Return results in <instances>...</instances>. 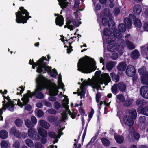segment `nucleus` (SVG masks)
<instances>
[{
    "label": "nucleus",
    "mask_w": 148,
    "mask_h": 148,
    "mask_svg": "<svg viewBox=\"0 0 148 148\" xmlns=\"http://www.w3.org/2000/svg\"><path fill=\"white\" fill-rule=\"evenodd\" d=\"M25 125L28 128H32L33 125L31 124L30 120L28 119H26L25 121Z\"/></svg>",
    "instance_id": "a19ab883"
},
{
    "label": "nucleus",
    "mask_w": 148,
    "mask_h": 148,
    "mask_svg": "<svg viewBox=\"0 0 148 148\" xmlns=\"http://www.w3.org/2000/svg\"><path fill=\"white\" fill-rule=\"evenodd\" d=\"M128 48L130 49H132L135 48V47L134 45L129 41H127L126 42Z\"/></svg>",
    "instance_id": "a18cd8bd"
},
{
    "label": "nucleus",
    "mask_w": 148,
    "mask_h": 148,
    "mask_svg": "<svg viewBox=\"0 0 148 148\" xmlns=\"http://www.w3.org/2000/svg\"><path fill=\"white\" fill-rule=\"evenodd\" d=\"M132 101V99H129L125 101H124L123 102V104L125 106L128 107L130 106Z\"/></svg>",
    "instance_id": "c03bdc74"
},
{
    "label": "nucleus",
    "mask_w": 148,
    "mask_h": 148,
    "mask_svg": "<svg viewBox=\"0 0 148 148\" xmlns=\"http://www.w3.org/2000/svg\"><path fill=\"white\" fill-rule=\"evenodd\" d=\"M113 66V62L112 61H110L107 63L106 66L107 69L108 71H110L112 70Z\"/></svg>",
    "instance_id": "58836bf2"
},
{
    "label": "nucleus",
    "mask_w": 148,
    "mask_h": 148,
    "mask_svg": "<svg viewBox=\"0 0 148 148\" xmlns=\"http://www.w3.org/2000/svg\"><path fill=\"white\" fill-rule=\"evenodd\" d=\"M117 101L118 100L119 101L123 102L124 99V96L122 95H119L117 97Z\"/></svg>",
    "instance_id": "603ef678"
},
{
    "label": "nucleus",
    "mask_w": 148,
    "mask_h": 148,
    "mask_svg": "<svg viewBox=\"0 0 148 148\" xmlns=\"http://www.w3.org/2000/svg\"><path fill=\"white\" fill-rule=\"evenodd\" d=\"M19 10L20 11H18L15 13L16 22L18 23H26L27 20L31 16H29V13L23 7H20Z\"/></svg>",
    "instance_id": "0eeeda50"
},
{
    "label": "nucleus",
    "mask_w": 148,
    "mask_h": 148,
    "mask_svg": "<svg viewBox=\"0 0 148 148\" xmlns=\"http://www.w3.org/2000/svg\"><path fill=\"white\" fill-rule=\"evenodd\" d=\"M115 38L112 36H110L106 38V41L107 43L109 44H112L115 41Z\"/></svg>",
    "instance_id": "2f4dec72"
},
{
    "label": "nucleus",
    "mask_w": 148,
    "mask_h": 148,
    "mask_svg": "<svg viewBox=\"0 0 148 148\" xmlns=\"http://www.w3.org/2000/svg\"><path fill=\"white\" fill-rule=\"evenodd\" d=\"M110 75L112 78L113 80L116 82L119 80V77L118 75H116L114 73H110Z\"/></svg>",
    "instance_id": "4c0bfd02"
},
{
    "label": "nucleus",
    "mask_w": 148,
    "mask_h": 148,
    "mask_svg": "<svg viewBox=\"0 0 148 148\" xmlns=\"http://www.w3.org/2000/svg\"><path fill=\"white\" fill-rule=\"evenodd\" d=\"M1 148H7L8 144L5 141L3 140L1 143Z\"/></svg>",
    "instance_id": "864d4df0"
},
{
    "label": "nucleus",
    "mask_w": 148,
    "mask_h": 148,
    "mask_svg": "<svg viewBox=\"0 0 148 148\" xmlns=\"http://www.w3.org/2000/svg\"><path fill=\"white\" fill-rule=\"evenodd\" d=\"M134 24L135 26L138 28L140 27L142 25L140 21L138 19L135 20Z\"/></svg>",
    "instance_id": "79ce46f5"
},
{
    "label": "nucleus",
    "mask_w": 148,
    "mask_h": 148,
    "mask_svg": "<svg viewBox=\"0 0 148 148\" xmlns=\"http://www.w3.org/2000/svg\"><path fill=\"white\" fill-rule=\"evenodd\" d=\"M35 133H36V131L34 128H30L28 130V135L29 137L32 138Z\"/></svg>",
    "instance_id": "473e14b6"
},
{
    "label": "nucleus",
    "mask_w": 148,
    "mask_h": 148,
    "mask_svg": "<svg viewBox=\"0 0 148 148\" xmlns=\"http://www.w3.org/2000/svg\"><path fill=\"white\" fill-rule=\"evenodd\" d=\"M38 132L39 134L41 136L44 137L41 139V141L43 144L46 143V140L44 137H46L47 136V132L46 131L41 127L37 128Z\"/></svg>",
    "instance_id": "2eb2a0df"
},
{
    "label": "nucleus",
    "mask_w": 148,
    "mask_h": 148,
    "mask_svg": "<svg viewBox=\"0 0 148 148\" xmlns=\"http://www.w3.org/2000/svg\"><path fill=\"white\" fill-rule=\"evenodd\" d=\"M119 29L120 32H124L126 30V27L123 24L121 23L119 25Z\"/></svg>",
    "instance_id": "37998d69"
},
{
    "label": "nucleus",
    "mask_w": 148,
    "mask_h": 148,
    "mask_svg": "<svg viewBox=\"0 0 148 148\" xmlns=\"http://www.w3.org/2000/svg\"><path fill=\"white\" fill-rule=\"evenodd\" d=\"M38 126L40 125L43 127L48 129L50 127V124L48 123L44 120H40L38 121Z\"/></svg>",
    "instance_id": "4be33fe9"
},
{
    "label": "nucleus",
    "mask_w": 148,
    "mask_h": 148,
    "mask_svg": "<svg viewBox=\"0 0 148 148\" xmlns=\"http://www.w3.org/2000/svg\"><path fill=\"white\" fill-rule=\"evenodd\" d=\"M74 14L75 17L73 18L72 22V19L70 16L66 17V25L64 26L65 28L67 27L70 30H72L73 29L74 27L72 24L75 26H78L81 24V22L79 21V20H80V19L78 17L77 14L76 13H75Z\"/></svg>",
    "instance_id": "1a4fd4ad"
},
{
    "label": "nucleus",
    "mask_w": 148,
    "mask_h": 148,
    "mask_svg": "<svg viewBox=\"0 0 148 148\" xmlns=\"http://www.w3.org/2000/svg\"><path fill=\"white\" fill-rule=\"evenodd\" d=\"M140 55L139 53L136 50L133 51L131 53L132 58L134 59H136L138 58Z\"/></svg>",
    "instance_id": "c85d7f7f"
},
{
    "label": "nucleus",
    "mask_w": 148,
    "mask_h": 148,
    "mask_svg": "<svg viewBox=\"0 0 148 148\" xmlns=\"http://www.w3.org/2000/svg\"><path fill=\"white\" fill-rule=\"evenodd\" d=\"M24 89L23 87H20L17 89V94L18 95L21 94L23 91L24 90Z\"/></svg>",
    "instance_id": "5fc2aeb1"
},
{
    "label": "nucleus",
    "mask_w": 148,
    "mask_h": 148,
    "mask_svg": "<svg viewBox=\"0 0 148 148\" xmlns=\"http://www.w3.org/2000/svg\"><path fill=\"white\" fill-rule=\"evenodd\" d=\"M118 87L121 91L123 92L125 91L126 86L123 83L121 82L119 83Z\"/></svg>",
    "instance_id": "7c9ffc66"
},
{
    "label": "nucleus",
    "mask_w": 148,
    "mask_h": 148,
    "mask_svg": "<svg viewBox=\"0 0 148 148\" xmlns=\"http://www.w3.org/2000/svg\"><path fill=\"white\" fill-rule=\"evenodd\" d=\"M47 112L49 113L53 114H55L56 113V110L53 108L48 109L47 110Z\"/></svg>",
    "instance_id": "13d9d810"
},
{
    "label": "nucleus",
    "mask_w": 148,
    "mask_h": 148,
    "mask_svg": "<svg viewBox=\"0 0 148 148\" xmlns=\"http://www.w3.org/2000/svg\"><path fill=\"white\" fill-rule=\"evenodd\" d=\"M140 92L141 96L143 97L148 99V87L147 86H142L140 89Z\"/></svg>",
    "instance_id": "a211bd4d"
},
{
    "label": "nucleus",
    "mask_w": 148,
    "mask_h": 148,
    "mask_svg": "<svg viewBox=\"0 0 148 148\" xmlns=\"http://www.w3.org/2000/svg\"><path fill=\"white\" fill-rule=\"evenodd\" d=\"M8 133L5 130H2L0 131V137L1 138L5 139L8 137Z\"/></svg>",
    "instance_id": "cd10ccee"
},
{
    "label": "nucleus",
    "mask_w": 148,
    "mask_h": 148,
    "mask_svg": "<svg viewBox=\"0 0 148 148\" xmlns=\"http://www.w3.org/2000/svg\"><path fill=\"white\" fill-rule=\"evenodd\" d=\"M102 143L105 146H108L110 144L109 141L107 139L105 138H102L101 140Z\"/></svg>",
    "instance_id": "49530a36"
},
{
    "label": "nucleus",
    "mask_w": 148,
    "mask_h": 148,
    "mask_svg": "<svg viewBox=\"0 0 148 148\" xmlns=\"http://www.w3.org/2000/svg\"><path fill=\"white\" fill-rule=\"evenodd\" d=\"M27 94H24L23 97L21 99V100L23 102V106H25V110L30 111L32 109L31 106L27 104L29 99V97L27 95Z\"/></svg>",
    "instance_id": "f8f14e48"
},
{
    "label": "nucleus",
    "mask_w": 148,
    "mask_h": 148,
    "mask_svg": "<svg viewBox=\"0 0 148 148\" xmlns=\"http://www.w3.org/2000/svg\"><path fill=\"white\" fill-rule=\"evenodd\" d=\"M59 4L62 8H66L69 4V3L67 2L66 0H58Z\"/></svg>",
    "instance_id": "393cba45"
},
{
    "label": "nucleus",
    "mask_w": 148,
    "mask_h": 148,
    "mask_svg": "<svg viewBox=\"0 0 148 148\" xmlns=\"http://www.w3.org/2000/svg\"><path fill=\"white\" fill-rule=\"evenodd\" d=\"M102 23L103 26H106L108 24L107 20L105 18H103L102 19Z\"/></svg>",
    "instance_id": "69168bd1"
},
{
    "label": "nucleus",
    "mask_w": 148,
    "mask_h": 148,
    "mask_svg": "<svg viewBox=\"0 0 148 148\" xmlns=\"http://www.w3.org/2000/svg\"><path fill=\"white\" fill-rule=\"evenodd\" d=\"M49 86L48 89L49 90V94L50 95V96L49 97V99L51 101H54L56 100V98L53 95H56L57 94L58 92V87L56 84L51 83L50 81Z\"/></svg>",
    "instance_id": "9d476101"
},
{
    "label": "nucleus",
    "mask_w": 148,
    "mask_h": 148,
    "mask_svg": "<svg viewBox=\"0 0 148 148\" xmlns=\"http://www.w3.org/2000/svg\"><path fill=\"white\" fill-rule=\"evenodd\" d=\"M114 137L116 141L119 143H121L124 140V138L123 137L118 135L116 133L114 134Z\"/></svg>",
    "instance_id": "bb28decb"
},
{
    "label": "nucleus",
    "mask_w": 148,
    "mask_h": 148,
    "mask_svg": "<svg viewBox=\"0 0 148 148\" xmlns=\"http://www.w3.org/2000/svg\"><path fill=\"white\" fill-rule=\"evenodd\" d=\"M26 143L27 146L30 147H32L34 146V143L30 139H27L26 140Z\"/></svg>",
    "instance_id": "de8ad7c7"
},
{
    "label": "nucleus",
    "mask_w": 148,
    "mask_h": 148,
    "mask_svg": "<svg viewBox=\"0 0 148 148\" xmlns=\"http://www.w3.org/2000/svg\"><path fill=\"white\" fill-rule=\"evenodd\" d=\"M44 60H47L46 57H43L36 63H33V60H30L29 64L32 65V68L33 69L38 66L36 70L37 72L41 73L42 72L43 73H45L47 72L51 77L56 78V76L58 75L57 71L55 69L51 70V68L46 65Z\"/></svg>",
    "instance_id": "7ed1b4c3"
},
{
    "label": "nucleus",
    "mask_w": 148,
    "mask_h": 148,
    "mask_svg": "<svg viewBox=\"0 0 148 148\" xmlns=\"http://www.w3.org/2000/svg\"><path fill=\"white\" fill-rule=\"evenodd\" d=\"M35 81L36 86L34 91L31 92L30 90H28L27 93L25 94H27V95L30 98L34 96L37 99H43L44 95L41 91L45 88L48 89L50 81L40 75H38Z\"/></svg>",
    "instance_id": "f03ea898"
},
{
    "label": "nucleus",
    "mask_w": 148,
    "mask_h": 148,
    "mask_svg": "<svg viewBox=\"0 0 148 148\" xmlns=\"http://www.w3.org/2000/svg\"><path fill=\"white\" fill-rule=\"evenodd\" d=\"M146 120L145 117L144 116H142L139 118V123L138 126L140 129H143L145 126V122Z\"/></svg>",
    "instance_id": "aec40b11"
},
{
    "label": "nucleus",
    "mask_w": 148,
    "mask_h": 148,
    "mask_svg": "<svg viewBox=\"0 0 148 148\" xmlns=\"http://www.w3.org/2000/svg\"><path fill=\"white\" fill-rule=\"evenodd\" d=\"M138 113L148 116V105L144 108H139L138 110Z\"/></svg>",
    "instance_id": "412c9836"
},
{
    "label": "nucleus",
    "mask_w": 148,
    "mask_h": 148,
    "mask_svg": "<svg viewBox=\"0 0 148 148\" xmlns=\"http://www.w3.org/2000/svg\"><path fill=\"white\" fill-rule=\"evenodd\" d=\"M125 46L124 40L120 39L118 43H113L108 44L107 46L108 50L112 52L118 51L119 55H121L123 53V48Z\"/></svg>",
    "instance_id": "6e6552de"
},
{
    "label": "nucleus",
    "mask_w": 148,
    "mask_h": 148,
    "mask_svg": "<svg viewBox=\"0 0 148 148\" xmlns=\"http://www.w3.org/2000/svg\"><path fill=\"white\" fill-rule=\"evenodd\" d=\"M55 16H58L56 19V23L57 25L61 27L64 24V20L62 16L59 14H55Z\"/></svg>",
    "instance_id": "6ab92c4d"
},
{
    "label": "nucleus",
    "mask_w": 148,
    "mask_h": 148,
    "mask_svg": "<svg viewBox=\"0 0 148 148\" xmlns=\"http://www.w3.org/2000/svg\"><path fill=\"white\" fill-rule=\"evenodd\" d=\"M101 15L102 16H106L107 17H108L110 16V11L108 9H105L104 11V13L103 15H102V13Z\"/></svg>",
    "instance_id": "4d7b16f0"
},
{
    "label": "nucleus",
    "mask_w": 148,
    "mask_h": 148,
    "mask_svg": "<svg viewBox=\"0 0 148 148\" xmlns=\"http://www.w3.org/2000/svg\"><path fill=\"white\" fill-rule=\"evenodd\" d=\"M113 33L114 37L118 38H120L122 36L121 34L118 32L116 29L114 30Z\"/></svg>",
    "instance_id": "ea45409f"
},
{
    "label": "nucleus",
    "mask_w": 148,
    "mask_h": 148,
    "mask_svg": "<svg viewBox=\"0 0 148 148\" xmlns=\"http://www.w3.org/2000/svg\"><path fill=\"white\" fill-rule=\"evenodd\" d=\"M108 25L110 29H113L115 28L114 22L112 19H110L109 20Z\"/></svg>",
    "instance_id": "f704fd0d"
},
{
    "label": "nucleus",
    "mask_w": 148,
    "mask_h": 148,
    "mask_svg": "<svg viewBox=\"0 0 148 148\" xmlns=\"http://www.w3.org/2000/svg\"><path fill=\"white\" fill-rule=\"evenodd\" d=\"M111 34V32L108 29L105 28L103 31V35L102 38L103 40L105 39V36H110V35Z\"/></svg>",
    "instance_id": "72a5a7b5"
},
{
    "label": "nucleus",
    "mask_w": 148,
    "mask_h": 148,
    "mask_svg": "<svg viewBox=\"0 0 148 148\" xmlns=\"http://www.w3.org/2000/svg\"><path fill=\"white\" fill-rule=\"evenodd\" d=\"M64 127L59 130L58 131V135H56L55 133L53 132H50L49 133V136L52 138H56V140L53 141V143L55 144L56 143L58 142V139L57 138H60L61 135L63 134L62 131L64 128Z\"/></svg>",
    "instance_id": "ddd939ff"
},
{
    "label": "nucleus",
    "mask_w": 148,
    "mask_h": 148,
    "mask_svg": "<svg viewBox=\"0 0 148 148\" xmlns=\"http://www.w3.org/2000/svg\"><path fill=\"white\" fill-rule=\"evenodd\" d=\"M10 133L13 135H14L17 137H20V133L17 130L15 127H12L10 131Z\"/></svg>",
    "instance_id": "5701e85b"
},
{
    "label": "nucleus",
    "mask_w": 148,
    "mask_h": 148,
    "mask_svg": "<svg viewBox=\"0 0 148 148\" xmlns=\"http://www.w3.org/2000/svg\"><path fill=\"white\" fill-rule=\"evenodd\" d=\"M125 23L127 27L130 28H131L132 23L130 20L128 18H125L124 20Z\"/></svg>",
    "instance_id": "e433bc0d"
},
{
    "label": "nucleus",
    "mask_w": 148,
    "mask_h": 148,
    "mask_svg": "<svg viewBox=\"0 0 148 148\" xmlns=\"http://www.w3.org/2000/svg\"><path fill=\"white\" fill-rule=\"evenodd\" d=\"M133 12L136 14H139L142 11L141 7L139 5H136L133 8Z\"/></svg>",
    "instance_id": "a878e982"
},
{
    "label": "nucleus",
    "mask_w": 148,
    "mask_h": 148,
    "mask_svg": "<svg viewBox=\"0 0 148 148\" xmlns=\"http://www.w3.org/2000/svg\"><path fill=\"white\" fill-rule=\"evenodd\" d=\"M93 2V4L95 6L94 10L95 11H97L99 10H100L101 8V5L100 4H97L96 5L95 4V2L94 1Z\"/></svg>",
    "instance_id": "6e6d98bb"
},
{
    "label": "nucleus",
    "mask_w": 148,
    "mask_h": 148,
    "mask_svg": "<svg viewBox=\"0 0 148 148\" xmlns=\"http://www.w3.org/2000/svg\"><path fill=\"white\" fill-rule=\"evenodd\" d=\"M55 117L54 116H50L48 117L47 120L49 122H53L55 120Z\"/></svg>",
    "instance_id": "bf43d9fd"
},
{
    "label": "nucleus",
    "mask_w": 148,
    "mask_h": 148,
    "mask_svg": "<svg viewBox=\"0 0 148 148\" xmlns=\"http://www.w3.org/2000/svg\"><path fill=\"white\" fill-rule=\"evenodd\" d=\"M129 115L130 117L133 119H135L137 117V114L136 111L134 109H132L129 110L128 111Z\"/></svg>",
    "instance_id": "b1692460"
},
{
    "label": "nucleus",
    "mask_w": 148,
    "mask_h": 148,
    "mask_svg": "<svg viewBox=\"0 0 148 148\" xmlns=\"http://www.w3.org/2000/svg\"><path fill=\"white\" fill-rule=\"evenodd\" d=\"M101 78L93 79L92 80L88 79V80H84L83 82L81 85L80 91L79 92L78 95L80 96V98L82 99V97L85 94V86L90 85L93 88H96L98 90L100 87V84H102L104 83L105 85H107L108 83L111 80L109 75L107 73H104L102 75Z\"/></svg>",
    "instance_id": "f257e3e1"
},
{
    "label": "nucleus",
    "mask_w": 148,
    "mask_h": 148,
    "mask_svg": "<svg viewBox=\"0 0 148 148\" xmlns=\"http://www.w3.org/2000/svg\"><path fill=\"white\" fill-rule=\"evenodd\" d=\"M78 70L84 73H90L96 69V63L91 58H83L79 60L77 65Z\"/></svg>",
    "instance_id": "20e7f679"
},
{
    "label": "nucleus",
    "mask_w": 148,
    "mask_h": 148,
    "mask_svg": "<svg viewBox=\"0 0 148 148\" xmlns=\"http://www.w3.org/2000/svg\"><path fill=\"white\" fill-rule=\"evenodd\" d=\"M145 31H148V22L145 23L143 25Z\"/></svg>",
    "instance_id": "774afa93"
},
{
    "label": "nucleus",
    "mask_w": 148,
    "mask_h": 148,
    "mask_svg": "<svg viewBox=\"0 0 148 148\" xmlns=\"http://www.w3.org/2000/svg\"><path fill=\"white\" fill-rule=\"evenodd\" d=\"M42 145L41 144L39 143L36 142L35 145V148H42Z\"/></svg>",
    "instance_id": "0e129e2a"
},
{
    "label": "nucleus",
    "mask_w": 148,
    "mask_h": 148,
    "mask_svg": "<svg viewBox=\"0 0 148 148\" xmlns=\"http://www.w3.org/2000/svg\"><path fill=\"white\" fill-rule=\"evenodd\" d=\"M61 107L60 104L58 101H56L54 103V107L56 109H59Z\"/></svg>",
    "instance_id": "680f3d73"
},
{
    "label": "nucleus",
    "mask_w": 148,
    "mask_h": 148,
    "mask_svg": "<svg viewBox=\"0 0 148 148\" xmlns=\"http://www.w3.org/2000/svg\"><path fill=\"white\" fill-rule=\"evenodd\" d=\"M62 97H64L62 104L63 107L65 108V111H64L63 113L61 114L62 118L61 121H64V120H66L67 118V115L69 114L71 117L73 119L75 118L76 114L74 112L72 113L69 109V106L68 105L69 103V100L67 97L66 95H62V92H60V94L59 95V97L60 98Z\"/></svg>",
    "instance_id": "423d86ee"
},
{
    "label": "nucleus",
    "mask_w": 148,
    "mask_h": 148,
    "mask_svg": "<svg viewBox=\"0 0 148 148\" xmlns=\"http://www.w3.org/2000/svg\"><path fill=\"white\" fill-rule=\"evenodd\" d=\"M37 114L38 116L40 117L44 115L43 112L41 110H38L37 112Z\"/></svg>",
    "instance_id": "052dcab7"
},
{
    "label": "nucleus",
    "mask_w": 148,
    "mask_h": 148,
    "mask_svg": "<svg viewBox=\"0 0 148 148\" xmlns=\"http://www.w3.org/2000/svg\"><path fill=\"white\" fill-rule=\"evenodd\" d=\"M15 123L16 125L18 127H20L22 125L23 123L22 121L19 119H18L16 120Z\"/></svg>",
    "instance_id": "3c124183"
},
{
    "label": "nucleus",
    "mask_w": 148,
    "mask_h": 148,
    "mask_svg": "<svg viewBox=\"0 0 148 148\" xmlns=\"http://www.w3.org/2000/svg\"><path fill=\"white\" fill-rule=\"evenodd\" d=\"M31 120L33 124L35 125L37 123L36 118L34 116H32L31 117Z\"/></svg>",
    "instance_id": "e2e57ef3"
},
{
    "label": "nucleus",
    "mask_w": 148,
    "mask_h": 148,
    "mask_svg": "<svg viewBox=\"0 0 148 148\" xmlns=\"http://www.w3.org/2000/svg\"><path fill=\"white\" fill-rule=\"evenodd\" d=\"M138 71L139 73L142 75V82L148 85V72H146V68L144 67H142L138 69Z\"/></svg>",
    "instance_id": "9b49d317"
},
{
    "label": "nucleus",
    "mask_w": 148,
    "mask_h": 148,
    "mask_svg": "<svg viewBox=\"0 0 148 148\" xmlns=\"http://www.w3.org/2000/svg\"><path fill=\"white\" fill-rule=\"evenodd\" d=\"M61 79V76L60 75H59L58 77V85L59 87L63 90L64 86L62 82Z\"/></svg>",
    "instance_id": "c9c22d12"
},
{
    "label": "nucleus",
    "mask_w": 148,
    "mask_h": 148,
    "mask_svg": "<svg viewBox=\"0 0 148 148\" xmlns=\"http://www.w3.org/2000/svg\"><path fill=\"white\" fill-rule=\"evenodd\" d=\"M3 96L4 100L2 102L3 107L0 109V120H3V117L2 115L3 112L5 111L6 108L10 111H13L15 105H18L21 107L23 106V102H21L20 100L14 99L13 101H12L8 96Z\"/></svg>",
    "instance_id": "39448f33"
},
{
    "label": "nucleus",
    "mask_w": 148,
    "mask_h": 148,
    "mask_svg": "<svg viewBox=\"0 0 148 148\" xmlns=\"http://www.w3.org/2000/svg\"><path fill=\"white\" fill-rule=\"evenodd\" d=\"M145 102L143 100L139 99L136 101L137 104L139 106L145 105Z\"/></svg>",
    "instance_id": "8fccbe9b"
},
{
    "label": "nucleus",
    "mask_w": 148,
    "mask_h": 148,
    "mask_svg": "<svg viewBox=\"0 0 148 148\" xmlns=\"http://www.w3.org/2000/svg\"><path fill=\"white\" fill-rule=\"evenodd\" d=\"M111 90L112 92L114 94L117 93L118 89L116 84H114L111 88Z\"/></svg>",
    "instance_id": "09e8293b"
},
{
    "label": "nucleus",
    "mask_w": 148,
    "mask_h": 148,
    "mask_svg": "<svg viewBox=\"0 0 148 148\" xmlns=\"http://www.w3.org/2000/svg\"><path fill=\"white\" fill-rule=\"evenodd\" d=\"M130 134L129 135V139L131 140H134V139L138 140L139 138V135L138 133L135 132L132 128H131L130 130Z\"/></svg>",
    "instance_id": "f3484780"
},
{
    "label": "nucleus",
    "mask_w": 148,
    "mask_h": 148,
    "mask_svg": "<svg viewBox=\"0 0 148 148\" xmlns=\"http://www.w3.org/2000/svg\"><path fill=\"white\" fill-rule=\"evenodd\" d=\"M14 148H20L19 143L18 141H16L14 143L13 145Z\"/></svg>",
    "instance_id": "338daca9"
},
{
    "label": "nucleus",
    "mask_w": 148,
    "mask_h": 148,
    "mask_svg": "<svg viewBox=\"0 0 148 148\" xmlns=\"http://www.w3.org/2000/svg\"><path fill=\"white\" fill-rule=\"evenodd\" d=\"M133 119L129 116L126 115L123 117L122 120L123 122L126 125L129 126H132L134 123Z\"/></svg>",
    "instance_id": "4468645a"
},
{
    "label": "nucleus",
    "mask_w": 148,
    "mask_h": 148,
    "mask_svg": "<svg viewBox=\"0 0 148 148\" xmlns=\"http://www.w3.org/2000/svg\"><path fill=\"white\" fill-rule=\"evenodd\" d=\"M126 64L124 62H121L119 63L118 66V69L121 71H123L125 70L126 66Z\"/></svg>",
    "instance_id": "c756f323"
},
{
    "label": "nucleus",
    "mask_w": 148,
    "mask_h": 148,
    "mask_svg": "<svg viewBox=\"0 0 148 148\" xmlns=\"http://www.w3.org/2000/svg\"><path fill=\"white\" fill-rule=\"evenodd\" d=\"M126 75L130 77H132L135 75L136 70L134 66L131 65H128L126 70Z\"/></svg>",
    "instance_id": "dca6fc26"
}]
</instances>
